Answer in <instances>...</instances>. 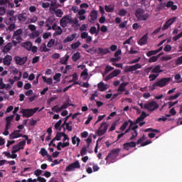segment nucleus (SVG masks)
<instances>
[{"instance_id":"obj_1","label":"nucleus","mask_w":182,"mask_h":182,"mask_svg":"<svg viewBox=\"0 0 182 182\" xmlns=\"http://www.w3.org/2000/svg\"><path fill=\"white\" fill-rule=\"evenodd\" d=\"M121 150L122 149L120 148L111 150L108 155L106 156L105 160L107 161L109 160L110 163H114V161H117V159L119 157V154H120Z\"/></svg>"},{"instance_id":"obj_2","label":"nucleus","mask_w":182,"mask_h":182,"mask_svg":"<svg viewBox=\"0 0 182 182\" xmlns=\"http://www.w3.org/2000/svg\"><path fill=\"white\" fill-rule=\"evenodd\" d=\"M144 9H137L135 12V16L138 19V21H147L149 19V17L150 16L149 14L144 13Z\"/></svg>"},{"instance_id":"obj_3","label":"nucleus","mask_w":182,"mask_h":182,"mask_svg":"<svg viewBox=\"0 0 182 182\" xmlns=\"http://www.w3.org/2000/svg\"><path fill=\"white\" fill-rule=\"evenodd\" d=\"M160 107L159 103L156 101H151L149 102H146L144 104L145 110L149 111V112H154V110H157Z\"/></svg>"},{"instance_id":"obj_4","label":"nucleus","mask_w":182,"mask_h":182,"mask_svg":"<svg viewBox=\"0 0 182 182\" xmlns=\"http://www.w3.org/2000/svg\"><path fill=\"white\" fill-rule=\"evenodd\" d=\"M170 82H171V77H163L154 83V86H157L158 87H164V86H167Z\"/></svg>"},{"instance_id":"obj_5","label":"nucleus","mask_w":182,"mask_h":182,"mask_svg":"<svg viewBox=\"0 0 182 182\" xmlns=\"http://www.w3.org/2000/svg\"><path fill=\"white\" fill-rule=\"evenodd\" d=\"M39 110V107H36L34 109H23L21 113L23 114V117H32V115Z\"/></svg>"},{"instance_id":"obj_6","label":"nucleus","mask_w":182,"mask_h":182,"mask_svg":"<svg viewBox=\"0 0 182 182\" xmlns=\"http://www.w3.org/2000/svg\"><path fill=\"white\" fill-rule=\"evenodd\" d=\"M109 129V124L107 122H102L97 131V136H103V134H106L107 129Z\"/></svg>"},{"instance_id":"obj_7","label":"nucleus","mask_w":182,"mask_h":182,"mask_svg":"<svg viewBox=\"0 0 182 182\" xmlns=\"http://www.w3.org/2000/svg\"><path fill=\"white\" fill-rule=\"evenodd\" d=\"M72 17L69 15H66L63 17L60 21V25L62 28H66L68 23H70Z\"/></svg>"},{"instance_id":"obj_8","label":"nucleus","mask_w":182,"mask_h":182,"mask_svg":"<svg viewBox=\"0 0 182 182\" xmlns=\"http://www.w3.org/2000/svg\"><path fill=\"white\" fill-rule=\"evenodd\" d=\"M75 168H80V163H79V161H75L74 163L66 166L65 171H75Z\"/></svg>"},{"instance_id":"obj_9","label":"nucleus","mask_w":182,"mask_h":182,"mask_svg":"<svg viewBox=\"0 0 182 182\" xmlns=\"http://www.w3.org/2000/svg\"><path fill=\"white\" fill-rule=\"evenodd\" d=\"M14 60L16 65H19L20 66H22V65H25L26 63V61L28 60V57L21 58L19 56H15Z\"/></svg>"},{"instance_id":"obj_10","label":"nucleus","mask_w":182,"mask_h":182,"mask_svg":"<svg viewBox=\"0 0 182 182\" xmlns=\"http://www.w3.org/2000/svg\"><path fill=\"white\" fill-rule=\"evenodd\" d=\"M25 141H23L21 142H19L17 145H14L13 146V150L11 151L12 154H15V153H18V151H19V150H21V149H23V147H22L23 146H25Z\"/></svg>"},{"instance_id":"obj_11","label":"nucleus","mask_w":182,"mask_h":182,"mask_svg":"<svg viewBox=\"0 0 182 182\" xmlns=\"http://www.w3.org/2000/svg\"><path fill=\"white\" fill-rule=\"evenodd\" d=\"M176 19H177V18L173 17L171 18H169L163 26L162 27V30L163 31H166V29H168V28H170V26H171V25H173V23H174V22L176 21Z\"/></svg>"},{"instance_id":"obj_12","label":"nucleus","mask_w":182,"mask_h":182,"mask_svg":"<svg viewBox=\"0 0 182 182\" xmlns=\"http://www.w3.org/2000/svg\"><path fill=\"white\" fill-rule=\"evenodd\" d=\"M98 16H99V13L97 12V11L96 10L91 11L90 14V19L89 20V22H90V23H93L95 21L97 20Z\"/></svg>"},{"instance_id":"obj_13","label":"nucleus","mask_w":182,"mask_h":182,"mask_svg":"<svg viewBox=\"0 0 182 182\" xmlns=\"http://www.w3.org/2000/svg\"><path fill=\"white\" fill-rule=\"evenodd\" d=\"M10 139H19V137H22V134H21V129L14 130L9 135Z\"/></svg>"},{"instance_id":"obj_14","label":"nucleus","mask_w":182,"mask_h":182,"mask_svg":"<svg viewBox=\"0 0 182 182\" xmlns=\"http://www.w3.org/2000/svg\"><path fill=\"white\" fill-rule=\"evenodd\" d=\"M53 23V20H50V19L47 20L46 26L47 28H48V31H50V29H53V31H56V29L58 28H56L58 26V24H56V23H55L52 26H50V25H52Z\"/></svg>"},{"instance_id":"obj_15","label":"nucleus","mask_w":182,"mask_h":182,"mask_svg":"<svg viewBox=\"0 0 182 182\" xmlns=\"http://www.w3.org/2000/svg\"><path fill=\"white\" fill-rule=\"evenodd\" d=\"M12 62V55H6L3 59V63L5 66H10Z\"/></svg>"},{"instance_id":"obj_16","label":"nucleus","mask_w":182,"mask_h":182,"mask_svg":"<svg viewBox=\"0 0 182 182\" xmlns=\"http://www.w3.org/2000/svg\"><path fill=\"white\" fill-rule=\"evenodd\" d=\"M137 69H141V64L136 63L134 65H130L127 70L126 72H134L137 70Z\"/></svg>"},{"instance_id":"obj_17","label":"nucleus","mask_w":182,"mask_h":182,"mask_svg":"<svg viewBox=\"0 0 182 182\" xmlns=\"http://www.w3.org/2000/svg\"><path fill=\"white\" fill-rule=\"evenodd\" d=\"M124 150H126L127 151H129L132 147H136V142L131 141V142H127L123 144Z\"/></svg>"},{"instance_id":"obj_18","label":"nucleus","mask_w":182,"mask_h":182,"mask_svg":"<svg viewBox=\"0 0 182 182\" xmlns=\"http://www.w3.org/2000/svg\"><path fill=\"white\" fill-rule=\"evenodd\" d=\"M147 41H149V36L147 34L144 35L138 41V44L140 46H143V45H146L147 43Z\"/></svg>"},{"instance_id":"obj_19","label":"nucleus","mask_w":182,"mask_h":182,"mask_svg":"<svg viewBox=\"0 0 182 182\" xmlns=\"http://www.w3.org/2000/svg\"><path fill=\"white\" fill-rule=\"evenodd\" d=\"M139 127V125H135L132 128V136L130 137L129 140H134L136 139V136L139 134L137 132V128Z\"/></svg>"},{"instance_id":"obj_20","label":"nucleus","mask_w":182,"mask_h":182,"mask_svg":"<svg viewBox=\"0 0 182 182\" xmlns=\"http://www.w3.org/2000/svg\"><path fill=\"white\" fill-rule=\"evenodd\" d=\"M164 70H161V65H158L155 67L152 66V70L151 71V73H156V75H159V73H163Z\"/></svg>"},{"instance_id":"obj_21","label":"nucleus","mask_w":182,"mask_h":182,"mask_svg":"<svg viewBox=\"0 0 182 182\" xmlns=\"http://www.w3.org/2000/svg\"><path fill=\"white\" fill-rule=\"evenodd\" d=\"M5 23H6V25H11V23H15V22L16 21V17L15 16H7L6 18H5Z\"/></svg>"},{"instance_id":"obj_22","label":"nucleus","mask_w":182,"mask_h":182,"mask_svg":"<svg viewBox=\"0 0 182 182\" xmlns=\"http://www.w3.org/2000/svg\"><path fill=\"white\" fill-rule=\"evenodd\" d=\"M166 8H171V11H177V5L174 4V1H169L166 3Z\"/></svg>"},{"instance_id":"obj_23","label":"nucleus","mask_w":182,"mask_h":182,"mask_svg":"<svg viewBox=\"0 0 182 182\" xmlns=\"http://www.w3.org/2000/svg\"><path fill=\"white\" fill-rule=\"evenodd\" d=\"M149 114L146 113V112L143 111L141 114V115L136 119V123H140V122H143L144 120L145 117H147Z\"/></svg>"},{"instance_id":"obj_24","label":"nucleus","mask_w":182,"mask_h":182,"mask_svg":"<svg viewBox=\"0 0 182 182\" xmlns=\"http://www.w3.org/2000/svg\"><path fill=\"white\" fill-rule=\"evenodd\" d=\"M21 46L27 50H31L32 49V43L31 41H26L21 43Z\"/></svg>"},{"instance_id":"obj_25","label":"nucleus","mask_w":182,"mask_h":182,"mask_svg":"<svg viewBox=\"0 0 182 182\" xmlns=\"http://www.w3.org/2000/svg\"><path fill=\"white\" fill-rule=\"evenodd\" d=\"M13 46H14V45L12 44V43H8L7 45H6L4 47L3 53H8V52H9V50H11L12 49Z\"/></svg>"},{"instance_id":"obj_26","label":"nucleus","mask_w":182,"mask_h":182,"mask_svg":"<svg viewBox=\"0 0 182 182\" xmlns=\"http://www.w3.org/2000/svg\"><path fill=\"white\" fill-rule=\"evenodd\" d=\"M98 53H101V55H107V53H110V48H98Z\"/></svg>"},{"instance_id":"obj_27","label":"nucleus","mask_w":182,"mask_h":182,"mask_svg":"<svg viewBox=\"0 0 182 182\" xmlns=\"http://www.w3.org/2000/svg\"><path fill=\"white\" fill-rule=\"evenodd\" d=\"M69 55H66L65 57L60 58V63L61 65H68V60H69Z\"/></svg>"},{"instance_id":"obj_28","label":"nucleus","mask_w":182,"mask_h":182,"mask_svg":"<svg viewBox=\"0 0 182 182\" xmlns=\"http://www.w3.org/2000/svg\"><path fill=\"white\" fill-rule=\"evenodd\" d=\"M63 33V29L60 26H58L55 33H53V36H60Z\"/></svg>"},{"instance_id":"obj_29","label":"nucleus","mask_w":182,"mask_h":182,"mask_svg":"<svg viewBox=\"0 0 182 182\" xmlns=\"http://www.w3.org/2000/svg\"><path fill=\"white\" fill-rule=\"evenodd\" d=\"M42 79H43L44 83H47V85H53V79L52 77L47 78L45 76H43Z\"/></svg>"},{"instance_id":"obj_30","label":"nucleus","mask_w":182,"mask_h":182,"mask_svg":"<svg viewBox=\"0 0 182 182\" xmlns=\"http://www.w3.org/2000/svg\"><path fill=\"white\" fill-rule=\"evenodd\" d=\"M129 85V82H122L119 85L117 92H124L126 91V85Z\"/></svg>"},{"instance_id":"obj_31","label":"nucleus","mask_w":182,"mask_h":182,"mask_svg":"<svg viewBox=\"0 0 182 182\" xmlns=\"http://www.w3.org/2000/svg\"><path fill=\"white\" fill-rule=\"evenodd\" d=\"M97 86H98V89L100 90V92H105V90H107V87H106V85H105V83L103 82L98 83Z\"/></svg>"},{"instance_id":"obj_32","label":"nucleus","mask_w":182,"mask_h":182,"mask_svg":"<svg viewBox=\"0 0 182 182\" xmlns=\"http://www.w3.org/2000/svg\"><path fill=\"white\" fill-rule=\"evenodd\" d=\"M72 59L73 60V62H77V60H79V59H80V53L79 52H76L73 54Z\"/></svg>"},{"instance_id":"obj_33","label":"nucleus","mask_w":182,"mask_h":182,"mask_svg":"<svg viewBox=\"0 0 182 182\" xmlns=\"http://www.w3.org/2000/svg\"><path fill=\"white\" fill-rule=\"evenodd\" d=\"M69 106H73V104H70L69 101H66L60 107L59 110H63L65 109H68Z\"/></svg>"},{"instance_id":"obj_34","label":"nucleus","mask_w":182,"mask_h":182,"mask_svg":"<svg viewBox=\"0 0 182 182\" xmlns=\"http://www.w3.org/2000/svg\"><path fill=\"white\" fill-rule=\"evenodd\" d=\"M62 77V74L58 73L53 76V80H55V83H58L60 82V77Z\"/></svg>"},{"instance_id":"obj_35","label":"nucleus","mask_w":182,"mask_h":182,"mask_svg":"<svg viewBox=\"0 0 182 182\" xmlns=\"http://www.w3.org/2000/svg\"><path fill=\"white\" fill-rule=\"evenodd\" d=\"M122 73V70H114L112 73H111L109 75H111V77H117V75Z\"/></svg>"},{"instance_id":"obj_36","label":"nucleus","mask_w":182,"mask_h":182,"mask_svg":"<svg viewBox=\"0 0 182 182\" xmlns=\"http://www.w3.org/2000/svg\"><path fill=\"white\" fill-rule=\"evenodd\" d=\"M167 4L161 2L158 6V11H161L163 9H167Z\"/></svg>"},{"instance_id":"obj_37","label":"nucleus","mask_w":182,"mask_h":182,"mask_svg":"<svg viewBox=\"0 0 182 182\" xmlns=\"http://www.w3.org/2000/svg\"><path fill=\"white\" fill-rule=\"evenodd\" d=\"M157 53H159L157 50H149L146 53V56L151 58V56H154L155 55H157Z\"/></svg>"},{"instance_id":"obj_38","label":"nucleus","mask_w":182,"mask_h":182,"mask_svg":"<svg viewBox=\"0 0 182 182\" xmlns=\"http://www.w3.org/2000/svg\"><path fill=\"white\" fill-rule=\"evenodd\" d=\"M105 9L106 12H113L114 11V6H111V5H105Z\"/></svg>"},{"instance_id":"obj_39","label":"nucleus","mask_w":182,"mask_h":182,"mask_svg":"<svg viewBox=\"0 0 182 182\" xmlns=\"http://www.w3.org/2000/svg\"><path fill=\"white\" fill-rule=\"evenodd\" d=\"M50 49L46 48V44L43 43L40 47V52H49Z\"/></svg>"},{"instance_id":"obj_40","label":"nucleus","mask_w":182,"mask_h":182,"mask_svg":"<svg viewBox=\"0 0 182 182\" xmlns=\"http://www.w3.org/2000/svg\"><path fill=\"white\" fill-rule=\"evenodd\" d=\"M53 11L55 12V16H57L58 18H62V16H63V11H62V10L60 9L55 10Z\"/></svg>"},{"instance_id":"obj_41","label":"nucleus","mask_w":182,"mask_h":182,"mask_svg":"<svg viewBox=\"0 0 182 182\" xmlns=\"http://www.w3.org/2000/svg\"><path fill=\"white\" fill-rule=\"evenodd\" d=\"M157 60H159V55H154L151 57L148 62L149 63H154V62H157Z\"/></svg>"},{"instance_id":"obj_42","label":"nucleus","mask_w":182,"mask_h":182,"mask_svg":"<svg viewBox=\"0 0 182 182\" xmlns=\"http://www.w3.org/2000/svg\"><path fill=\"white\" fill-rule=\"evenodd\" d=\"M159 76V74H151L149 75V79L150 82H154V80H156Z\"/></svg>"},{"instance_id":"obj_43","label":"nucleus","mask_w":182,"mask_h":182,"mask_svg":"<svg viewBox=\"0 0 182 182\" xmlns=\"http://www.w3.org/2000/svg\"><path fill=\"white\" fill-rule=\"evenodd\" d=\"M112 70H114V68L107 65L105 69V75H107V73H109V72H112Z\"/></svg>"},{"instance_id":"obj_44","label":"nucleus","mask_w":182,"mask_h":182,"mask_svg":"<svg viewBox=\"0 0 182 182\" xmlns=\"http://www.w3.org/2000/svg\"><path fill=\"white\" fill-rule=\"evenodd\" d=\"M81 76H84L83 80H86V79H87V76H89V73H87V68H85V70L81 73Z\"/></svg>"},{"instance_id":"obj_45","label":"nucleus","mask_w":182,"mask_h":182,"mask_svg":"<svg viewBox=\"0 0 182 182\" xmlns=\"http://www.w3.org/2000/svg\"><path fill=\"white\" fill-rule=\"evenodd\" d=\"M180 96H181V92H177L175 94V95H171L168 98V100H176V99H178V97H180Z\"/></svg>"},{"instance_id":"obj_46","label":"nucleus","mask_w":182,"mask_h":182,"mask_svg":"<svg viewBox=\"0 0 182 182\" xmlns=\"http://www.w3.org/2000/svg\"><path fill=\"white\" fill-rule=\"evenodd\" d=\"M129 126V122L125 121L122 125L120 127V130H122V132H124V130H126V129L127 128V127Z\"/></svg>"},{"instance_id":"obj_47","label":"nucleus","mask_w":182,"mask_h":182,"mask_svg":"<svg viewBox=\"0 0 182 182\" xmlns=\"http://www.w3.org/2000/svg\"><path fill=\"white\" fill-rule=\"evenodd\" d=\"M118 15H119V16H126V15H127V11L126 9H122L119 10Z\"/></svg>"},{"instance_id":"obj_48","label":"nucleus","mask_w":182,"mask_h":182,"mask_svg":"<svg viewBox=\"0 0 182 182\" xmlns=\"http://www.w3.org/2000/svg\"><path fill=\"white\" fill-rule=\"evenodd\" d=\"M80 46V41H77L71 45L72 49H77Z\"/></svg>"},{"instance_id":"obj_49","label":"nucleus","mask_w":182,"mask_h":182,"mask_svg":"<svg viewBox=\"0 0 182 182\" xmlns=\"http://www.w3.org/2000/svg\"><path fill=\"white\" fill-rule=\"evenodd\" d=\"M87 153V148L86 147V146H84L81 151H80V154L81 156H85V154Z\"/></svg>"},{"instance_id":"obj_50","label":"nucleus","mask_w":182,"mask_h":182,"mask_svg":"<svg viewBox=\"0 0 182 182\" xmlns=\"http://www.w3.org/2000/svg\"><path fill=\"white\" fill-rule=\"evenodd\" d=\"M120 59H122L121 57L111 58L109 59V62H111L112 63H116V62H119Z\"/></svg>"},{"instance_id":"obj_51","label":"nucleus","mask_w":182,"mask_h":182,"mask_svg":"<svg viewBox=\"0 0 182 182\" xmlns=\"http://www.w3.org/2000/svg\"><path fill=\"white\" fill-rule=\"evenodd\" d=\"M127 25V21H124V22H122L121 23L119 24L118 28H119V29H123L126 28Z\"/></svg>"},{"instance_id":"obj_52","label":"nucleus","mask_w":182,"mask_h":182,"mask_svg":"<svg viewBox=\"0 0 182 182\" xmlns=\"http://www.w3.org/2000/svg\"><path fill=\"white\" fill-rule=\"evenodd\" d=\"M171 49H173V47L168 44L166 45L164 48V52H171Z\"/></svg>"},{"instance_id":"obj_53","label":"nucleus","mask_w":182,"mask_h":182,"mask_svg":"<svg viewBox=\"0 0 182 182\" xmlns=\"http://www.w3.org/2000/svg\"><path fill=\"white\" fill-rule=\"evenodd\" d=\"M18 21H20V22H22V21H25L26 20V17L25 16V15L21 14L18 15Z\"/></svg>"},{"instance_id":"obj_54","label":"nucleus","mask_w":182,"mask_h":182,"mask_svg":"<svg viewBox=\"0 0 182 182\" xmlns=\"http://www.w3.org/2000/svg\"><path fill=\"white\" fill-rule=\"evenodd\" d=\"M21 35H22V29L20 28V29L16 30L14 33L13 36H19Z\"/></svg>"},{"instance_id":"obj_55","label":"nucleus","mask_w":182,"mask_h":182,"mask_svg":"<svg viewBox=\"0 0 182 182\" xmlns=\"http://www.w3.org/2000/svg\"><path fill=\"white\" fill-rule=\"evenodd\" d=\"M13 39H16L18 43H21L22 41V36H13Z\"/></svg>"},{"instance_id":"obj_56","label":"nucleus","mask_w":182,"mask_h":182,"mask_svg":"<svg viewBox=\"0 0 182 182\" xmlns=\"http://www.w3.org/2000/svg\"><path fill=\"white\" fill-rule=\"evenodd\" d=\"M14 117V115H10L9 117H6V122L11 123Z\"/></svg>"},{"instance_id":"obj_57","label":"nucleus","mask_w":182,"mask_h":182,"mask_svg":"<svg viewBox=\"0 0 182 182\" xmlns=\"http://www.w3.org/2000/svg\"><path fill=\"white\" fill-rule=\"evenodd\" d=\"M55 45V39H51L50 41H48L47 46L48 48H52Z\"/></svg>"},{"instance_id":"obj_58","label":"nucleus","mask_w":182,"mask_h":182,"mask_svg":"<svg viewBox=\"0 0 182 182\" xmlns=\"http://www.w3.org/2000/svg\"><path fill=\"white\" fill-rule=\"evenodd\" d=\"M41 174H42V170L37 169L34 171V176H36V177H41Z\"/></svg>"},{"instance_id":"obj_59","label":"nucleus","mask_w":182,"mask_h":182,"mask_svg":"<svg viewBox=\"0 0 182 182\" xmlns=\"http://www.w3.org/2000/svg\"><path fill=\"white\" fill-rule=\"evenodd\" d=\"M96 31H97L96 27L95 26H92L90 28V33H91V35H95V33H96Z\"/></svg>"},{"instance_id":"obj_60","label":"nucleus","mask_w":182,"mask_h":182,"mask_svg":"<svg viewBox=\"0 0 182 182\" xmlns=\"http://www.w3.org/2000/svg\"><path fill=\"white\" fill-rule=\"evenodd\" d=\"M70 21V23H73V25H77V23H79V20L77 19V18H72L71 17Z\"/></svg>"},{"instance_id":"obj_61","label":"nucleus","mask_w":182,"mask_h":182,"mask_svg":"<svg viewBox=\"0 0 182 182\" xmlns=\"http://www.w3.org/2000/svg\"><path fill=\"white\" fill-rule=\"evenodd\" d=\"M39 35H41V32H39V31H34L32 33L33 38H38V36H39Z\"/></svg>"},{"instance_id":"obj_62","label":"nucleus","mask_w":182,"mask_h":182,"mask_svg":"<svg viewBox=\"0 0 182 182\" xmlns=\"http://www.w3.org/2000/svg\"><path fill=\"white\" fill-rule=\"evenodd\" d=\"M97 96H99V95H97V91H95L94 94L91 95L90 100H91V102L95 100V97H97Z\"/></svg>"},{"instance_id":"obj_63","label":"nucleus","mask_w":182,"mask_h":182,"mask_svg":"<svg viewBox=\"0 0 182 182\" xmlns=\"http://www.w3.org/2000/svg\"><path fill=\"white\" fill-rule=\"evenodd\" d=\"M60 124H62V119H60L59 121H58V122L55 123V126H54L55 129H59V127H60Z\"/></svg>"},{"instance_id":"obj_64","label":"nucleus","mask_w":182,"mask_h":182,"mask_svg":"<svg viewBox=\"0 0 182 182\" xmlns=\"http://www.w3.org/2000/svg\"><path fill=\"white\" fill-rule=\"evenodd\" d=\"M41 156H43V157H45V156H48V151H46V149H45L44 148L41 149Z\"/></svg>"}]
</instances>
